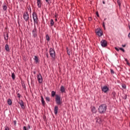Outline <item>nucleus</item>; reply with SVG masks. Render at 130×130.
Segmentation results:
<instances>
[{"label": "nucleus", "mask_w": 130, "mask_h": 130, "mask_svg": "<svg viewBox=\"0 0 130 130\" xmlns=\"http://www.w3.org/2000/svg\"><path fill=\"white\" fill-rule=\"evenodd\" d=\"M36 63H38L39 62V59L38 58V56H35V58H34Z\"/></svg>", "instance_id": "obj_22"}, {"label": "nucleus", "mask_w": 130, "mask_h": 130, "mask_svg": "<svg viewBox=\"0 0 130 130\" xmlns=\"http://www.w3.org/2000/svg\"><path fill=\"white\" fill-rule=\"evenodd\" d=\"M122 87L123 89H124L125 90H126V85L124 84H121Z\"/></svg>", "instance_id": "obj_30"}, {"label": "nucleus", "mask_w": 130, "mask_h": 130, "mask_svg": "<svg viewBox=\"0 0 130 130\" xmlns=\"http://www.w3.org/2000/svg\"><path fill=\"white\" fill-rule=\"evenodd\" d=\"M57 16H58V15L56 14V15H55V18H57Z\"/></svg>", "instance_id": "obj_51"}, {"label": "nucleus", "mask_w": 130, "mask_h": 130, "mask_svg": "<svg viewBox=\"0 0 130 130\" xmlns=\"http://www.w3.org/2000/svg\"><path fill=\"white\" fill-rule=\"evenodd\" d=\"M46 39L47 41H49V40H50V37H49V36L48 35V34L46 35Z\"/></svg>", "instance_id": "obj_29"}, {"label": "nucleus", "mask_w": 130, "mask_h": 130, "mask_svg": "<svg viewBox=\"0 0 130 130\" xmlns=\"http://www.w3.org/2000/svg\"><path fill=\"white\" fill-rule=\"evenodd\" d=\"M37 4L39 8H41L42 6V0H37Z\"/></svg>", "instance_id": "obj_13"}, {"label": "nucleus", "mask_w": 130, "mask_h": 130, "mask_svg": "<svg viewBox=\"0 0 130 130\" xmlns=\"http://www.w3.org/2000/svg\"><path fill=\"white\" fill-rule=\"evenodd\" d=\"M106 110H107V105L106 104H102L99 107L98 111L100 114H104Z\"/></svg>", "instance_id": "obj_1"}, {"label": "nucleus", "mask_w": 130, "mask_h": 130, "mask_svg": "<svg viewBox=\"0 0 130 130\" xmlns=\"http://www.w3.org/2000/svg\"><path fill=\"white\" fill-rule=\"evenodd\" d=\"M57 112H58V106H55L54 108V113L55 115H57Z\"/></svg>", "instance_id": "obj_15"}, {"label": "nucleus", "mask_w": 130, "mask_h": 130, "mask_svg": "<svg viewBox=\"0 0 130 130\" xmlns=\"http://www.w3.org/2000/svg\"><path fill=\"white\" fill-rule=\"evenodd\" d=\"M55 22H57V18H55Z\"/></svg>", "instance_id": "obj_53"}, {"label": "nucleus", "mask_w": 130, "mask_h": 130, "mask_svg": "<svg viewBox=\"0 0 130 130\" xmlns=\"http://www.w3.org/2000/svg\"><path fill=\"white\" fill-rule=\"evenodd\" d=\"M127 98V95L124 94V96L123 97V99H124V100H126Z\"/></svg>", "instance_id": "obj_34"}, {"label": "nucleus", "mask_w": 130, "mask_h": 130, "mask_svg": "<svg viewBox=\"0 0 130 130\" xmlns=\"http://www.w3.org/2000/svg\"><path fill=\"white\" fill-rule=\"evenodd\" d=\"M95 119L96 120V123H99V124H102V120L101 119V118L99 117H96Z\"/></svg>", "instance_id": "obj_16"}, {"label": "nucleus", "mask_w": 130, "mask_h": 130, "mask_svg": "<svg viewBox=\"0 0 130 130\" xmlns=\"http://www.w3.org/2000/svg\"><path fill=\"white\" fill-rule=\"evenodd\" d=\"M49 53L51 57H52L53 59H55V51L54 49L50 48L49 49Z\"/></svg>", "instance_id": "obj_5"}, {"label": "nucleus", "mask_w": 130, "mask_h": 130, "mask_svg": "<svg viewBox=\"0 0 130 130\" xmlns=\"http://www.w3.org/2000/svg\"><path fill=\"white\" fill-rule=\"evenodd\" d=\"M60 91L61 93H66V88H64V86H61Z\"/></svg>", "instance_id": "obj_18"}, {"label": "nucleus", "mask_w": 130, "mask_h": 130, "mask_svg": "<svg viewBox=\"0 0 130 130\" xmlns=\"http://www.w3.org/2000/svg\"><path fill=\"white\" fill-rule=\"evenodd\" d=\"M67 49V54L70 56H71V50H70V49H69L68 47L66 48Z\"/></svg>", "instance_id": "obj_24"}, {"label": "nucleus", "mask_w": 130, "mask_h": 130, "mask_svg": "<svg viewBox=\"0 0 130 130\" xmlns=\"http://www.w3.org/2000/svg\"><path fill=\"white\" fill-rule=\"evenodd\" d=\"M103 4H104V5H105V2L103 1Z\"/></svg>", "instance_id": "obj_54"}, {"label": "nucleus", "mask_w": 130, "mask_h": 130, "mask_svg": "<svg viewBox=\"0 0 130 130\" xmlns=\"http://www.w3.org/2000/svg\"><path fill=\"white\" fill-rule=\"evenodd\" d=\"M22 87H23V88H26V85H25V83H22Z\"/></svg>", "instance_id": "obj_37"}, {"label": "nucleus", "mask_w": 130, "mask_h": 130, "mask_svg": "<svg viewBox=\"0 0 130 130\" xmlns=\"http://www.w3.org/2000/svg\"><path fill=\"white\" fill-rule=\"evenodd\" d=\"M128 38H130V32L128 35Z\"/></svg>", "instance_id": "obj_52"}, {"label": "nucleus", "mask_w": 130, "mask_h": 130, "mask_svg": "<svg viewBox=\"0 0 130 130\" xmlns=\"http://www.w3.org/2000/svg\"><path fill=\"white\" fill-rule=\"evenodd\" d=\"M106 20V19L105 18V19H104V20Z\"/></svg>", "instance_id": "obj_58"}, {"label": "nucleus", "mask_w": 130, "mask_h": 130, "mask_svg": "<svg viewBox=\"0 0 130 130\" xmlns=\"http://www.w3.org/2000/svg\"><path fill=\"white\" fill-rule=\"evenodd\" d=\"M46 56H47V58H49V57L48 56V53H46Z\"/></svg>", "instance_id": "obj_47"}, {"label": "nucleus", "mask_w": 130, "mask_h": 130, "mask_svg": "<svg viewBox=\"0 0 130 130\" xmlns=\"http://www.w3.org/2000/svg\"><path fill=\"white\" fill-rule=\"evenodd\" d=\"M18 1H19L20 2H22L23 1V0H18Z\"/></svg>", "instance_id": "obj_57"}, {"label": "nucleus", "mask_w": 130, "mask_h": 130, "mask_svg": "<svg viewBox=\"0 0 130 130\" xmlns=\"http://www.w3.org/2000/svg\"><path fill=\"white\" fill-rule=\"evenodd\" d=\"M128 28H129V29L130 30V25H129V24H128Z\"/></svg>", "instance_id": "obj_55"}, {"label": "nucleus", "mask_w": 130, "mask_h": 130, "mask_svg": "<svg viewBox=\"0 0 130 130\" xmlns=\"http://www.w3.org/2000/svg\"><path fill=\"white\" fill-rule=\"evenodd\" d=\"M109 87H108L107 85H105L102 87V91L104 92V93H107V92L109 91Z\"/></svg>", "instance_id": "obj_9"}, {"label": "nucleus", "mask_w": 130, "mask_h": 130, "mask_svg": "<svg viewBox=\"0 0 130 130\" xmlns=\"http://www.w3.org/2000/svg\"><path fill=\"white\" fill-rule=\"evenodd\" d=\"M27 128H28V129H30V128H31V126H30V124H28V125H27Z\"/></svg>", "instance_id": "obj_45"}, {"label": "nucleus", "mask_w": 130, "mask_h": 130, "mask_svg": "<svg viewBox=\"0 0 130 130\" xmlns=\"http://www.w3.org/2000/svg\"><path fill=\"white\" fill-rule=\"evenodd\" d=\"M125 61H126V62H127L128 61V60H127V59L125 58Z\"/></svg>", "instance_id": "obj_49"}, {"label": "nucleus", "mask_w": 130, "mask_h": 130, "mask_svg": "<svg viewBox=\"0 0 130 130\" xmlns=\"http://www.w3.org/2000/svg\"><path fill=\"white\" fill-rule=\"evenodd\" d=\"M55 101L57 105H61V104H62V99H61L60 95L58 94L56 95V97L55 98Z\"/></svg>", "instance_id": "obj_3"}, {"label": "nucleus", "mask_w": 130, "mask_h": 130, "mask_svg": "<svg viewBox=\"0 0 130 130\" xmlns=\"http://www.w3.org/2000/svg\"><path fill=\"white\" fill-rule=\"evenodd\" d=\"M23 130H28V129H27V127H26V126H24L23 127Z\"/></svg>", "instance_id": "obj_40"}, {"label": "nucleus", "mask_w": 130, "mask_h": 130, "mask_svg": "<svg viewBox=\"0 0 130 130\" xmlns=\"http://www.w3.org/2000/svg\"><path fill=\"white\" fill-rule=\"evenodd\" d=\"M88 21H92V17H89L88 18Z\"/></svg>", "instance_id": "obj_46"}, {"label": "nucleus", "mask_w": 130, "mask_h": 130, "mask_svg": "<svg viewBox=\"0 0 130 130\" xmlns=\"http://www.w3.org/2000/svg\"><path fill=\"white\" fill-rule=\"evenodd\" d=\"M4 130H10V128L8 126H5Z\"/></svg>", "instance_id": "obj_35"}, {"label": "nucleus", "mask_w": 130, "mask_h": 130, "mask_svg": "<svg viewBox=\"0 0 130 130\" xmlns=\"http://www.w3.org/2000/svg\"><path fill=\"white\" fill-rule=\"evenodd\" d=\"M119 50H121V51H122L123 52H125V51L124 50V49L122 48H119Z\"/></svg>", "instance_id": "obj_36"}, {"label": "nucleus", "mask_w": 130, "mask_h": 130, "mask_svg": "<svg viewBox=\"0 0 130 130\" xmlns=\"http://www.w3.org/2000/svg\"><path fill=\"white\" fill-rule=\"evenodd\" d=\"M95 33L99 37H101L103 35V31H102V29L100 28H98L96 29H95Z\"/></svg>", "instance_id": "obj_6"}, {"label": "nucleus", "mask_w": 130, "mask_h": 130, "mask_svg": "<svg viewBox=\"0 0 130 130\" xmlns=\"http://www.w3.org/2000/svg\"><path fill=\"white\" fill-rule=\"evenodd\" d=\"M5 50L9 52L10 51V47H9V45L8 44L5 45Z\"/></svg>", "instance_id": "obj_21"}, {"label": "nucleus", "mask_w": 130, "mask_h": 130, "mask_svg": "<svg viewBox=\"0 0 130 130\" xmlns=\"http://www.w3.org/2000/svg\"><path fill=\"white\" fill-rule=\"evenodd\" d=\"M96 15L97 17H98V18H99V17H100V16H99V13H98V12H96Z\"/></svg>", "instance_id": "obj_42"}, {"label": "nucleus", "mask_w": 130, "mask_h": 130, "mask_svg": "<svg viewBox=\"0 0 130 130\" xmlns=\"http://www.w3.org/2000/svg\"><path fill=\"white\" fill-rule=\"evenodd\" d=\"M23 18L25 22H28L29 23L30 17H29V13H28L27 10L23 13Z\"/></svg>", "instance_id": "obj_4"}, {"label": "nucleus", "mask_w": 130, "mask_h": 130, "mask_svg": "<svg viewBox=\"0 0 130 130\" xmlns=\"http://www.w3.org/2000/svg\"><path fill=\"white\" fill-rule=\"evenodd\" d=\"M126 64H128V66H130V63L128 62H126Z\"/></svg>", "instance_id": "obj_50"}, {"label": "nucleus", "mask_w": 130, "mask_h": 130, "mask_svg": "<svg viewBox=\"0 0 130 130\" xmlns=\"http://www.w3.org/2000/svg\"><path fill=\"white\" fill-rule=\"evenodd\" d=\"M54 25V21H53V19H51L50 20V26L51 27H52Z\"/></svg>", "instance_id": "obj_27"}, {"label": "nucleus", "mask_w": 130, "mask_h": 130, "mask_svg": "<svg viewBox=\"0 0 130 130\" xmlns=\"http://www.w3.org/2000/svg\"><path fill=\"white\" fill-rule=\"evenodd\" d=\"M46 3H47V4H49V2H50V0H45Z\"/></svg>", "instance_id": "obj_43"}, {"label": "nucleus", "mask_w": 130, "mask_h": 130, "mask_svg": "<svg viewBox=\"0 0 130 130\" xmlns=\"http://www.w3.org/2000/svg\"><path fill=\"white\" fill-rule=\"evenodd\" d=\"M56 92L54 91H51V96L52 97H54V96H56Z\"/></svg>", "instance_id": "obj_26"}, {"label": "nucleus", "mask_w": 130, "mask_h": 130, "mask_svg": "<svg viewBox=\"0 0 130 130\" xmlns=\"http://www.w3.org/2000/svg\"><path fill=\"white\" fill-rule=\"evenodd\" d=\"M34 74L35 75V74H36V72H34Z\"/></svg>", "instance_id": "obj_56"}, {"label": "nucleus", "mask_w": 130, "mask_h": 130, "mask_svg": "<svg viewBox=\"0 0 130 130\" xmlns=\"http://www.w3.org/2000/svg\"><path fill=\"white\" fill-rule=\"evenodd\" d=\"M41 101L42 102V104L43 105V106H45V101H44V99H43V96L41 95Z\"/></svg>", "instance_id": "obj_19"}, {"label": "nucleus", "mask_w": 130, "mask_h": 130, "mask_svg": "<svg viewBox=\"0 0 130 130\" xmlns=\"http://www.w3.org/2000/svg\"><path fill=\"white\" fill-rule=\"evenodd\" d=\"M37 78L38 79V81L39 83L40 84H41V83H42V81H43V78H42V75H41V74L39 73L37 75Z\"/></svg>", "instance_id": "obj_8"}, {"label": "nucleus", "mask_w": 130, "mask_h": 130, "mask_svg": "<svg viewBox=\"0 0 130 130\" xmlns=\"http://www.w3.org/2000/svg\"><path fill=\"white\" fill-rule=\"evenodd\" d=\"M111 96L113 99H115L116 98V93L115 91H112Z\"/></svg>", "instance_id": "obj_17"}, {"label": "nucleus", "mask_w": 130, "mask_h": 130, "mask_svg": "<svg viewBox=\"0 0 130 130\" xmlns=\"http://www.w3.org/2000/svg\"><path fill=\"white\" fill-rule=\"evenodd\" d=\"M111 74H114V71L112 69H110Z\"/></svg>", "instance_id": "obj_39"}, {"label": "nucleus", "mask_w": 130, "mask_h": 130, "mask_svg": "<svg viewBox=\"0 0 130 130\" xmlns=\"http://www.w3.org/2000/svg\"><path fill=\"white\" fill-rule=\"evenodd\" d=\"M18 103L20 105V107L22 109H25L26 108L25 107V105H24V102H23L22 100H19V101H17Z\"/></svg>", "instance_id": "obj_11"}, {"label": "nucleus", "mask_w": 130, "mask_h": 130, "mask_svg": "<svg viewBox=\"0 0 130 130\" xmlns=\"http://www.w3.org/2000/svg\"><path fill=\"white\" fill-rule=\"evenodd\" d=\"M11 77L12 78V80H14L16 79V75L14 73H12Z\"/></svg>", "instance_id": "obj_25"}, {"label": "nucleus", "mask_w": 130, "mask_h": 130, "mask_svg": "<svg viewBox=\"0 0 130 130\" xmlns=\"http://www.w3.org/2000/svg\"><path fill=\"white\" fill-rule=\"evenodd\" d=\"M31 32L32 37H34V38H36V37H37V28H36V25H34V28Z\"/></svg>", "instance_id": "obj_7"}, {"label": "nucleus", "mask_w": 130, "mask_h": 130, "mask_svg": "<svg viewBox=\"0 0 130 130\" xmlns=\"http://www.w3.org/2000/svg\"><path fill=\"white\" fill-rule=\"evenodd\" d=\"M117 4L119 7H120L121 3H120V0H117Z\"/></svg>", "instance_id": "obj_33"}, {"label": "nucleus", "mask_w": 130, "mask_h": 130, "mask_svg": "<svg viewBox=\"0 0 130 130\" xmlns=\"http://www.w3.org/2000/svg\"><path fill=\"white\" fill-rule=\"evenodd\" d=\"M126 45L124 44V45H122V47H125Z\"/></svg>", "instance_id": "obj_48"}, {"label": "nucleus", "mask_w": 130, "mask_h": 130, "mask_svg": "<svg viewBox=\"0 0 130 130\" xmlns=\"http://www.w3.org/2000/svg\"><path fill=\"white\" fill-rule=\"evenodd\" d=\"M115 49L117 51H119V49L117 47H115Z\"/></svg>", "instance_id": "obj_44"}, {"label": "nucleus", "mask_w": 130, "mask_h": 130, "mask_svg": "<svg viewBox=\"0 0 130 130\" xmlns=\"http://www.w3.org/2000/svg\"><path fill=\"white\" fill-rule=\"evenodd\" d=\"M2 8L3 11H5V12L7 11V10L8 9V4H7L6 2H4L2 5Z\"/></svg>", "instance_id": "obj_12"}, {"label": "nucleus", "mask_w": 130, "mask_h": 130, "mask_svg": "<svg viewBox=\"0 0 130 130\" xmlns=\"http://www.w3.org/2000/svg\"><path fill=\"white\" fill-rule=\"evenodd\" d=\"M7 103L8 105H12V104H13V102L11 99H8L7 100Z\"/></svg>", "instance_id": "obj_23"}, {"label": "nucleus", "mask_w": 130, "mask_h": 130, "mask_svg": "<svg viewBox=\"0 0 130 130\" xmlns=\"http://www.w3.org/2000/svg\"><path fill=\"white\" fill-rule=\"evenodd\" d=\"M16 94H17V97L19 100H20V99H21V94L19 93H18V92H16Z\"/></svg>", "instance_id": "obj_32"}, {"label": "nucleus", "mask_w": 130, "mask_h": 130, "mask_svg": "<svg viewBox=\"0 0 130 130\" xmlns=\"http://www.w3.org/2000/svg\"><path fill=\"white\" fill-rule=\"evenodd\" d=\"M27 10H28V12L30 13V14H31V13H32V10L31 9V6H30V5H29L27 7Z\"/></svg>", "instance_id": "obj_28"}, {"label": "nucleus", "mask_w": 130, "mask_h": 130, "mask_svg": "<svg viewBox=\"0 0 130 130\" xmlns=\"http://www.w3.org/2000/svg\"><path fill=\"white\" fill-rule=\"evenodd\" d=\"M13 123H14L15 126H16V125H17V121L16 120L13 121Z\"/></svg>", "instance_id": "obj_38"}, {"label": "nucleus", "mask_w": 130, "mask_h": 130, "mask_svg": "<svg viewBox=\"0 0 130 130\" xmlns=\"http://www.w3.org/2000/svg\"><path fill=\"white\" fill-rule=\"evenodd\" d=\"M4 39L6 41H8L9 40V33L8 32H4Z\"/></svg>", "instance_id": "obj_14"}, {"label": "nucleus", "mask_w": 130, "mask_h": 130, "mask_svg": "<svg viewBox=\"0 0 130 130\" xmlns=\"http://www.w3.org/2000/svg\"><path fill=\"white\" fill-rule=\"evenodd\" d=\"M103 27L105 29V22H103Z\"/></svg>", "instance_id": "obj_41"}, {"label": "nucleus", "mask_w": 130, "mask_h": 130, "mask_svg": "<svg viewBox=\"0 0 130 130\" xmlns=\"http://www.w3.org/2000/svg\"><path fill=\"white\" fill-rule=\"evenodd\" d=\"M45 100L47 101V102H50V98H49V97L46 96L45 98Z\"/></svg>", "instance_id": "obj_31"}, {"label": "nucleus", "mask_w": 130, "mask_h": 130, "mask_svg": "<svg viewBox=\"0 0 130 130\" xmlns=\"http://www.w3.org/2000/svg\"><path fill=\"white\" fill-rule=\"evenodd\" d=\"M101 45L102 47H107L108 45L107 41L105 40H102L101 41Z\"/></svg>", "instance_id": "obj_10"}, {"label": "nucleus", "mask_w": 130, "mask_h": 130, "mask_svg": "<svg viewBox=\"0 0 130 130\" xmlns=\"http://www.w3.org/2000/svg\"><path fill=\"white\" fill-rule=\"evenodd\" d=\"M32 19L34 20V25H39V18H38V15L37 13L35 11V10L33 11L32 14Z\"/></svg>", "instance_id": "obj_2"}, {"label": "nucleus", "mask_w": 130, "mask_h": 130, "mask_svg": "<svg viewBox=\"0 0 130 130\" xmlns=\"http://www.w3.org/2000/svg\"><path fill=\"white\" fill-rule=\"evenodd\" d=\"M91 112H92V113H96V112H97V110H96V107L92 106L91 107Z\"/></svg>", "instance_id": "obj_20"}]
</instances>
